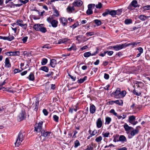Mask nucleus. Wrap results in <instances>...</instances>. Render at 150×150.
Wrapping results in <instances>:
<instances>
[{"mask_svg": "<svg viewBox=\"0 0 150 150\" xmlns=\"http://www.w3.org/2000/svg\"><path fill=\"white\" fill-rule=\"evenodd\" d=\"M83 2L81 0H75L72 3L74 7H81L83 4Z\"/></svg>", "mask_w": 150, "mask_h": 150, "instance_id": "nucleus-7", "label": "nucleus"}, {"mask_svg": "<svg viewBox=\"0 0 150 150\" xmlns=\"http://www.w3.org/2000/svg\"><path fill=\"white\" fill-rule=\"evenodd\" d=\"M43 122L40 121L38 123L36 124L35 127V130L36 132H40L42 128Z\"/></svg>", "mask_w": 150, "mask_h": 150, "instance_id": "nucleus-5", "label": "nucleus"}, {"mask_svg": "<svg viewBox=\"0 0 150 150\" xmlns=\"http://www.w3.org/2000/svg\"><path fill=\"white\" fill-rule=\"evenodd\" d=\"M24 30H25L27 28V24L26 23H23L21 26Z\"/></svg>", "mask_w": 150, "mask_h": 150, "instance_id": "nucleus-42", "label": "nucleus"}, {"mask_svg": "<svg viewBox=\"0 0 150 150\" xmlns=\"http://www.w3.org/2000/svg\"><path fill=\"white\" fill-rule=\"evenodd\" d=\"M47 62V59L46 58H43L41 61V64L44 65H45Z\"/></svg>", "mask_w": 150, "mask_h": 150, "instance_id": "nucleus-37", "label": "nucleus"}, {"mask_svg": "<svg viewBox=\"0 0 150 150\" xmlns=\"http://www.w3.org/2000/svg\"><path fill=\"white\" fill-rule=\"evenodd\" d=\"M26 116L25 112L24 110L23 109L22 110L21 112L18 115V117L21 121L23 120L26 117Z\"/></svg>", "mask_w": 150, "mask_h": 150, "instance_id": "nucleus-6", "label": "nucleus"}, {"mask_svg": "<svg viewBox=\"0 0 150 150\" xmlns=\"http://www.w3.org/2000/svg\"><path fill=\"white\" fill-rule=\"evenodd\" d=\"M11 56H18L20 54V52L19 51L11 52Z\"/></svg>", "mask_w": 150, "mask_h": 150, "instance_id": "nucleus-29", "label": "nucleus"}, {"mask_svg": "<svg viewBox=\"0 0 150 150\" xmlns=\"http://www.w3.org/2000/svg\"><path fill=\"white\" fill-rule=\"evenodd\" d=\"M19 28L18 26H17L16 27H15L13 28V27H11V28L12 30L14 31V32L15 33H16L17 32V30L18 28Z\"/></svg>", "mask_w": 150, "mask_h": 150, "instance_id": "nucleus-60", "label": "nucleus"}, {"mask_svg": "<svg viewBox=\"0 0 150 150\" xmlns=\"http://www.w3.org/2000/svg\"><path fill=\"white\" fill-rule=\"evenodd\" d=\"M28 0H25L24 1H23V0H18V2H20L22 3V4H25L27 3L28 2Z\"/></svg>", "mask_w": 150, "mask_h": 150, "instance_id": "nucleus-55", "label": "nucleus"}, {"mask_svg": "<svg viewBox=\"0 0 150 150\" xmlns=\"http://www.w3.org/2000/svg\"><path fill=\"white\" fill-rule=\"evenodd\" d=\"M139 5L137 1L133 0L127 7V9L130 11L134 10L136 8L139 7Z\"/></svg>", "mask_w": 150, "mask_h": 150, "instance_id": "nucleus-3", "label": "nucleus"}, {"mask_svg": "<svg viewBox=\"0 0 150 150\" xmlns=\"http://www.w3.org/2000/svg\"><path fill=\"white\" fill-rule=\"evenodd\" d=\"M108 14H109V10L108 9L105 10V12L102 14L103 16H105Z\"/></svg>", "mask_w": 150, "mask_h": 150, "instance_id": "nucleus-38", "label": "nucleus"}, {"mask_svg": "<svg viewBox=\"0 0 150 150\" xmlns=\"http://www.w3.org/2000/svg\"><path fill=\"white\" fill-rule=\"evenodd\" d=\"M139 129H137V128L131 131L130 134L129 135V138H132L133 137L138 134L139 132Z\"/></svg>", "mask_w": 150, "mask_h": 150, "instance_id": "nucleus-9", "label": "nucleus"}, {"mask_svg": "<svg viewBox=\"0 0 150 150\" xmlns=\"http://www.w3.org/2000/svg\"><path fill=\"white\" fill-rule=\"evenodd\" d=\"M4 67L5 68H9L11 67V64L10 60L8 58H6L4 62Z\"/></svg>", "mask_w": 150, "mask_h": 150, "instance_id": "nucleus-11", "label": "nucleus"}, {"mask_svg": "<svg viewBox=\"0 0 150 150\" xmlns=\"http://www.w3.org/2000/svg\"><path fill=\"white\" fill-rule=\"evenodd\" d=\"M60 22L61 23L62 25L63 26H65L67 25V20L64 17H61L59 19Z\"/></svg>", "mask_w": 150, "mask_h": 150, "instance_id": "nucleus-14", "label": "nucleus"}, {"mask_svg": "<svg viewBox=\"0 0 150 150\" xmlns=\"http://www.w3.org/2000/svg\"><path fill=\"white\" fill-rule=\"evenodd\" d=\"M144 9L145 10H148L150 9V5H148L144 7Z\"/></svg>", "mask_w": 150, "mask_h": 150, "instance_id": "nucleus-63", "label": "nucleus"}, {"mask_svg": "<svg viewBox=\"0 0 150 150\" xmlns=\"http://www.w3.org/2000/svg\"><path fill=\"white\" fill-rule=\"evenodd\" d=\"M54 13H55L53 15L54 16L56 17H58L59 16V13L58 11L55 9L54 11Z\"/></svg>", "mask_w": 150, "mask_h": 150, "instance_id": "nucleus-49", "label": "nucleus"}, {"mask_svg": "<svg viewBox=\"0 0 150 150\" xmlns=\"http://www.w3.org/2000/svg\"><path fill=\"white\" fill-rule=\"evenodd\" d=\"M93 144H89L87 146L86 149L84 150H93Z\"/></svg>", "mask_w": 150, "mask_h": 150, "instance_id": "nucleus-26", "label": "nucleus"}, {"mask_svg": "<svg viewBox=\"0 0 150 150\" xmlns=\"http://www.w3.org/2000/svg\"><path fill=\"white\" fill-rule=\"evenodd\" d=\"M94 22L98 26L101 25L102 24L101 21L100 20L96 19L94 21Z\"/></svg>", "mask_w": 150, "mask_h": 150, "instance_id": "nucleus-34", "label": "nucleus"}, {"mask_svg": "<svg viewBox=\"0 0 150 150\" xmlns=\"http://www.w3.org/2000/svg\"><path fill=\"white\" fill-rule=\"evenodd\" d=\"M124 47H125L130 45H134L133 42H130L129 43H125L124 44Z\"/></svg>", "mask_w": 150, "mask_h": 150, "instance_id": "nucleus-51", "label": "nucleus"}, {"mask_svg": "<svg viewBox=\"0 0 150 150\" xmlns=\"http://www.w3.org/2000/svg\"><path fill=\"white\" fill-rule=\"evenodd\" d=\"M28 38L27 36H25L23 38L22 40L23 41V43H25L26 42Z\"/></svg>", "mask_w": 150, "mask_h": 150, "instance_id": "nucleus-53", "label": "nucleus"}, {"mask_svg": "<svg viewBox=\"0 0 150 150\" xmlns=\"http://www.w3.org/2000/svg\"><path fill=\"white\" fill-rule=\"evenodd\" d=\"M23 139V135L20 132L18 135L16 142L15 143V146H19Z\"/></svg>", "mask_w": 150, "mask_h": 150, "instance_id": "nucleus-4", "label": "nucleus"}, {"mask_svg": "<svg viewBox=\"0 0 150 150\" xmlns=\"http://www.w3.org/2000/svg\"><path fill=\"white\" fill-rule=\"evenodd\" d=\"M94 33L92 32H88V33H86V35L88 37L90 36H91L94 35Z\"/></svg>", "mask_w": 150, "mask_h": 150, "instance_id": "nucleus-58", "label": "nucleus"}, {"mask_svg": "<svg viewBox=\"0 0 150 150\" xmlns=\"http://www.w3.org/2000/svg\"><path fill=\"white\" fill-rule=\"evenodd\" d=\"M126 93V91L124 90L121 91V89L118 88L115 91L112 93V94L115 98L120 99L124 98L125 96Z\"/></svg>", "mask_w": 150, "mask_h": 150, "instance_id": "nucleus-1", "label": "nucleus"}, {"mask_svg": "<svg viewBox=\"0 0 150 150\" xmlns=\"http://www.w3.org/2000/svg\"><path fill=\"white\" fill-rule=\"evenodd\" d=\"M150 17V16H147L143 15H141L139 17V19L142 21H145Z\"/></svg>", "mask_w": 150, "mask_h": 150, "instance_id": "nucleus-17", "label": "nucleus"}, {"mask_svg": "<svg viewBox=\"0 0 150 150\" xmlns=\"http://www.w3.org/2000/svg\"><path fill=\"white\" fill-rule=\"evenodd\" d=\"M17 25L21 26L23 23V21L22 20H18L16 21Z\"/></svg>", "mask_w": 150, "mask_h": 150, "instance_id": "nucleus-36", "label": "nucleus"}, {"mask_svg": "<svg viewBox=\"0 0 150 150\" xmlns=\"http://www.w3.org/2000/svg\"><path fill=\"white\" fill-rule=\"evenodd\" d=\"M125 23L126 24H129L132 23V21L131 19H126L125 20Z\"/></svg>", "mask_w": 150, "mask_h": 150, "instance_id": "nucleus-41", "label": "nucleus"}, {"mask_svg": "<svg viewBox=\"0 0 150 150\" xmlns=\"http://www.w3.org/2000/svg\"><path fill=\"white\" fill-rule=\"evenodd\" d=\"M7 40L10 41H11L15 39L14 37L13 36L10 34L8 37H7Z\"/></svg>", "mask_w": 150, "mask_h": 150, "instance_id": "nucleus-31", "label": "nucleus"}, {"mask_svg": "<svg viewBox=\"0 0 150 150\" xmlns=\"http://www.w3.org/2000/svg\"><path fill=\"white\" fill-rule=\"evenodd\" d=\"M98 49H97L96 51L92 54H91L90 52L84 53L83 54V56L85 57H88L91 56H92L98 54Z\"/></svg>", "mask_w": 150, "mask_h": 150, "instance_id": "nucleus-8", "label": "nucleus"}, {"mask_svg": "<svg viewBox=\"0 0 150 150\" xmlns=\"http://www.w3.org/2000/svg\"><path fill=\"white\" fill-rule=\"evenodd\" d=\"M124 128L125 129V131L126 132V133L128 134H129V131L130 129H132L133 128L129 126L126 123H125L124 125Z\"/></svg>", "mask_w": 150, "mask_h": 150, "instance_id": "nucleus-12", "label": "nucleus"}, {"mask_svg": "<svg viewBox=\"0 0 150 150\" xmlns=\"http://www.w3.org/2000/svg\"><path fill=\"white\" fill-rule=\"evenodd\" d=\"M77 110L76 107L75 108H71L70 109L69 111L71 113H72L73 111H75L76 112L77 111Z\"/></svg>", "mask_w": 150, "mask_h": 150, "instance_id": "nucleus-52", "label": "nucleus"}, {"mask_svg": "<svg viewBox=\"0 0 150 150\" xmlns=\"http://www.w3.org/2000/svg\"><path fill=\"white\" fill-rule=\"evenodd\" d=\"M116 11H117V14L119 15L121 14V13L122 11V9H119Z\"/></svg>", "mask_w": 150, "mask_h": 150, "instance_id": "nucleus-54", "label": "nucleus"}, {"mask_svg": "<svg viewBox=\"0 0 150 150\" xmlns=\"http://www.w3.org/2000/svg\"><path fill=\"white\" fill-rule=\"evenodd\" d=\"M110 113L113 114V115H115V116L116 115H117V113L115 112V110L113 109H111L110 111Z\"/></svg>", "mask_w": 150, "mask_h": 150, "instance_id": "nucleus-61", "label": "nucleus"}, {"mask_svg": "<svg viewBox=\"0 0 150 150\" xmlns=\"http://www.w3.org/2000/svg\"><path fill=\"white\" fill-rule=\"evenodd\" d=\"M10 4L11 6L10 7H12L14 6H16V7H19L22 5V4H15L13 2H11L10 3Z\"/></svg>", "mask_w": 150, "mask_h": 150, "instance_id": "nucleus-39", "label": "nucleus"}, {"mask_svg": "<svg viewBox=\"0 0 150 150\" xmlns=\"http://www.w3.org/2000/svg\"><path fill=\"white\" fill-rule=\"evenodd\" d=\"M96 110L95 106L93 104L91 105L90 107V111L91 113L93 114L95 113Z\"/></svg>", "mask_w": 150, "mask_h": 150, "instance_id": "nucleus-22", "label": "nucleus"}, {"mask_svg": "<svg viewBox=\"0 0 150 150\" xmlns=\"http://www.w3.org/2000/svg\"><path fill=\"white\" fill-rule=\"evenodd\" d=\"M109 14L112 16H115L117 14V11L115 10L110 11L109 10Z\"/></svg>", "mask_w": 150, "mask_h": 150, "instance_id": "nucleus-32", "label": "nucleus"}, {"mask_svg": "<svg viewBox=\"0 0 150 150\" xmlns=\"http://www.w3.org/2000/svg\"><path fill=\"white\" fill-rule=\"evenodd\" d=\"M56 64V61L55 59H52L51 60L50 65L52 67H54Z\"/></svg>", "mask_w": 150, "mask_h": 150, "instance_id": "nucleus-24", "label": "nucleus"}, {"mask_svg": "<svg viewBox=\"0 0 150 150\" xmlns=\"http://www.w3.org/2000/svg\"><path fill=\"white\" fill-rule=\"evenodd\" d=\"M53 16H50L49 17L47 18V21L48 23H50L52 22V20H53Z\"/></svg>", "mask_w": 150, "mask_h": 150, "instance_id": "nucleus-35", "label": "nucleus"}, {"mask_svg": "<svg viewBox=\"0 0 150 150\" xmlns=\"http://www.w3.org/2000/svg\"><path fill=\"white\" fill-rule=\"evenodd\" d=\"M74 147L75 148L77 147L80 145V144L78 140H76L74 141Z\"/></svg>", "mask_w": 150, "mask_h": 150, "instance_id": "nucleus-33", "label": "nucleus"}, {"mask_svg": "<svg viewBox=\"0 0 150 150\" xmlns=\"http://www.w3.org/2000/svg\"><path fill=\"white\" fill-rule=\"evenodd\" d=\"M96 126L98 128H100L103 125V122L100 118H98L96 122Z\"/></svg>", "mask_w": 150, "mask_h": 150, "instance_id": "nucleus-13", "label": "nucleus"}, {"mask_svg": "<svg viewBox=\"0 0 150 150\" xmlns=\"http://www.w3.org/2000/svg\"><path fill=\"white\" fill-rule=\"evenodd\" d=\"M40 70L44 71L46 72H47L49 71V69L46 66H43L41 67Z\"/></svg>", "mask_w": 150, "mask_h": 150, "instance_id": "nucleus-28", "label": "nucleus"}, {"mask_svg": "<svg viewBox=\"0 0 150 150\" xmlns=\"http://www.w3.org/2000/svg\"><path fill=\"white\" fill-rule=\"evenodd\" d=\"M95 6L94 4H90L88 5V8L89 9H91L93 7H94Z\"/></svg>", "mask_w": 150, "mask_h": 150, "instance_id": "nucleus-62", "label": "nucleus"}, {"mask_svg": "<svg viewBox=\"0 0 150 150\" xmlns=\"http://www.w3.org/2000/svg\"><path fill=\"white\" fill-rule=\"evenodd\" d=\"M96 8L100 9L102 7V4L100 3L99 2L97 4H96Z\"/></svg>", "mask_w": 150, "mask_h": 150, "instance_id": "nucleus-46", "label": "nucleus"}, {"mask_svg": "<svg viewBox=\"0 0 150 150\" xmlns=\"http://www.w3.org/2000/svg\"><path fill=\"white\" fill-rule=\"evenodd\" d=\"M79 25V23L78 22L75 23L72 26H70L72 28H74L78 26Z\"/></svg>", "mask_w": 150, "mask_h": 150, "instance_id": "nucleus-64", "label": "nucleus"}, {"mask_svg": "<svg viewBox=\"0 0 150 150\" xmlns=\"http://www.w3.org/2000/svg\"><path fill=\"white\" fill-rule=\"evenodd\" d=\"M87 76H85L83 78L79 79L77 82L79 83H82L87 80Z\"/></svg>", "mask_w": 150, "mask_h": 150, "instance_id": "nucleus-20", "label": "nucleus"}, {"mask_svg": "<svg viewBox=\"0 0 150 150\" xmlns=\"http://www.w3.org/2000/svg\"><path fill=\"white\" fill-rule=\"evenodd\" d=\"M58 23V21L55 20H53L50 23L52 27L53 28H56L57 26Z\"/></svg>", "mask_w": 150, "mask_h": 150, "instance_id": "nucleus-19", "label": "nucleus"}, {"mask_svg": "<svg viewBox=\"0 0 150 150\" xmlns=\"http://www.w3.org/2000/svg\"><path fill=\"white\" fill-rule=\"evenodd\" d=\"M76 49V47L75 46H72L70 48L68 49V50L69 51H71L72 50H75Z\"/></svg>", "mask_w": 150, "mask_h": 150, "instance_id": "nucleus-59", "label": "nucleus"}, {"mask_svg": "<svg viewBox=\"0 0 150 150\" xmlns=\"http://www.w3.org/2000/svg\"><path fill=\"white\" fill-rule=\"evenodd\" d=\"M67 40L68 39L66 38L60 39L58 40L57 44H61L62 43H65V42H67Z\"/></svg>", "mask_w": 150, "mask_h": 150, "instance_id": "nucleus-23", "label": "nucleus"}, {"mask_svg": "<svg viewBox=\"0 0 150 150\" xmlns=\"http://www.w3.org/2000/svg\"><path fill=\"white\" fill-rule=\"evenodd\" d=\"M136 82L138 84L139 87H142L143 86L144 83L142 82L138 81V82Z\"/></svg>", "mask_w": 150, "mask_h": 150, "instance_id": "nucleus-48", "label": "nucleus"}, {"mask_svg": "<svg viewBox=\"0 0 150 150\" xmlns=\"http://www.w3.org/2000/svg\"><path fill=\"white\" fill-rule=\"evenodd\" d=\"M51 133V132L46 131L44 130H42L41 132V136L45 137L50 136Z\"/></svg>", "mask_w": 150, "mask_h": 150, "instance_id": "nucleus-15", "label": "nucleus"}, {"mask_svg": "<svg viewBox=\"0 0 150 150\" xmlns=\"http://www.w3.org/2000/svg\"><path fill=\"white\" fill-rule=\"evenodd\" d=\"M115 103L118 105L122 106L123 104V101L121 99L115 100Z\"/></svg>", "mask_w": 150, "mask_h": 150, "instance_id": "nucleus-18", "label": "nucleus"}, {"mask_svg": "<svg viewBox=\"0 0 150 150\" xmlns=\"http://www.w3.org/2000/svg\"><path fill=\"white\" fill-rule=\"evenodd\" d=\"M69 76L72 79V81H75L76 79V76H73L69 74Z\"/></svg>", "mask_w": 150, "mask_h": 150, "instance_id": "nucleus-50", "label": "nucleus"}, {"mask_svg": "<svg viewBox=\"0 0 150 150\" xmlns=\"http://www.w3.org/2000/svg\"><path fill=\"white\" fill-rule=\"evenodd\" d=\"M133 93L135 95L137 96H140L141 94V93L140 92H137L135 90H134L133 91Z\"/></svg>", "mask_w": 150, "mask_h": 150, "instance_id": "nucleus-56", "label": "nucleus"}, {"mask_svg": "<svg viewBox=\"0 0 150 150\" xmlns=\"http://www.w3.org/2000/svg\"><path fill=\"white\" fill-rule=\"evenodd\" d=\"M135 120V117L133 116L132 115L130 116H129V123H132Z\"/></svg>", "mask_w": 150, "mask_h": 150, "instance_id": "nucleus-30", "label": "nucleus"}, {"mask_svg": "<svg viewBox=\"0 0 150 150\" xmlns=\"http://www.w3.org/2000/svg\"><path fill=\"white\" fill-rule=\"evenodd\" d=\"M125 48L124 44L117 45L114 46L113 49L115 51H118Z\"/></svg>", "mask_w": 150, "mask_h": 150, "instance_id": "nucleus-10", "label": "nucleus"}, {"mask_svg": "<svg viewBox=\"0 0 150 150\" xmlns=\"http://www.w3.org/2000/svg\"><path fill=\"white\" fill-rule=\"evenodd\" d=\"M53 119L56 122H58L59 121V117L56 115H54L53 116Z\"/></svg>", "mask_w": 150, "mask_h": 150, "instance_id": "nucleus-43", "label": "nucleus"}, {"mask_svg": "<svg viewBox=\"0 0 150 150\" xmlns=\"http://www.w3.org/2000/svg\"><path fill=\"white\" fill-rule=\"evenodd\" d=\"M102 134L103 137H108L109 135H110V134L108 132H103L102 133Z\"/></svg>", "mask_w": 150, "mask_h": 150, "instance_id": "nucleus-44", "label": "nucleus"}, {"mask_svg": "<svg viewBox=\"0 0 150 150\" xmlns=\"http://www.w3.org/2000/svg\"><path fill=\"white\" fill-rule=\"evenodd\" d=\"M66 10L67 12L69 13H71L73 11L75 10L74 6L73 5L72 6L69 5L68 6Z\"/></svg>", "mask_w": 150, "mask_h": 150, "instance_id": "nucleus-16", "label": "nucleus"}, {"mask_svg": "<svg viewBox=\"0 0 150 150\" xmlns=\"http://www.w3.org/2000/svg\"><path fill=\"white\" fill-rule=\"evenodd\" d=\"M119 141H120L122 142H124L127 141L126 137L123 135H121L119 137Z\"/></svg>", "mask_w": 150, "mask_h": 150, "instance_id": "nucleus-21", "label": "nucleus"}, {"mask_svg": "<svg viewBox=\"0 0 150 150\" xmlns=\"http://www.w3.org/2000/svg\"><path fill=\"white\" fill-rule=\"evenodd\" d=\"M105 51L106 52V53H107L108 55H109V56L112 55L113 53V52L112 51Z\"/></svg>", "mask_w": 150, "mask_h": 150, "instance_id": "nucleus-57", "label": "nucleus"}, {"mask_svg": "<svg viewBox=\"0 0 150 150\" xmlns=\"http://www.w3.org/2000/svg\"><path fill=\"white\" fill-rule=\"evenodd\" d=\"M111 121V119L109 117H108L105 118V123L108 125Z\"/></svg>", "mask_w": 150, "mask_h": 150, "instance_id": "nucleus-40", "label": "nucleus"}, {"mask_svg": "<svg viewBox=\"0 0 150 150\" xmlns=\"http://www.w3.org/2000/svg\"><path fill=\"white\" fill-rule=\"evenodd\" d=\"M33 28L36 31H40L42 33H45L47 31L45 28L43 26V24H35L33 27Z\"/></svg>", "mask_w": 150, "mask_h": 150, "instance_id": "nucleus-2", "label": "nucleus"}, {"mask_svg": "<svg viewBox=\"0 0 150 150\" xmlns=\"http://www.w3.org/2000/svg\"><path fill=\"white\" fill-rule=\"evenodd\" d=\"M93 11L92 10V9H89L88 8L86 11V13L87 14L89 15L93 13Z\"/></svg>", "mask_w": 150, "mask_h": 150, "instance_id": "nucleus-47", "label": "nucleus"}, {"mask_svg": "<svg viewBox=\"0 0 150 150\" xmlns=\"http://www.w3.org/2000/svg\"><path fill=\"white\" fill-rule=\"evenodd\" d=\"M119 139L118 136H116L115 137H114L113 141L115 142H118L119 141Z\"/></svg>", "mask_w": 150, "mask_h": 150, "instance_id": "nucleus-45", "label": "nucleus"}, {"mask_svg": "<svg viewBox=\"0 0 150 150\" xmlns=\"http://www.w3.org/2000/svg\"><path fill=\"white\" fill-rule=\"evenodd\" d=\"M102 137L101 136H100L96 138L95 140L97 143H98V144H100L101 143V141L102 140Z\"/></svg>", "mask_w": 150, "mask_h": 150, "instance_id": "nucleus-27", "label": "nucleus"}, {"mask_svg": "<svg viewBox=\"0 0 150 150\" xmlns=\"http://www.w3.org/2000/svg\"><path fill=\"white\" fill-rule=\"evenodd\" d=\"M27 78L30 81H33L35 79L34 75L32 73H31Z\"/></svg>", "mask_w": 150, "mask_h": 150, "instance_id": "nucleus-25", "label": "nucleus"}]
</instances>
